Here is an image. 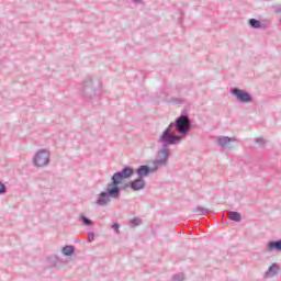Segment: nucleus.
Masks as SVG:
<instances>
[{
    "mask_svg": "<svg viewBox=\"0 0 281 281\" xmlns=\"http://www.w3.org/2000/svg\"><path fill=\"white\" fill-rule=\"evenodd\" d=\"M157 167L155 165L153 167L148 165H140L136 170L131 166H125L122 171H116L111 177V182L106 184L104 191H102L95 201L99 207H106L111 201H117L120 196H122V182L124 179H131L133 175H137L138 179H146L148 175H153V172H157Z\"/></svg>",
    "mask_w": 281,
    "mask_h": 281,
    "instance_id": "nucleus-1",
    "label": "nucleus"
},
{
    "mask_svg": "<svg viewBox=\"0 0 281 281\" xmlns=\"http://www.w3.org/2000/svg\"><path fill=\"white\" fill-rule=\"evenodd\" d=\"M191 131L192 123L190 122V116H188V114H181L173 123L168 125V127L162 132V135L168 133L170 137H176V144L179 145Z\"/></svg>",
    "mask_w": 281,
    "mask_h": 281,
    "instance_id": "nucleus-2",
    "label": "nucleus"
},
{
    "mask_svg": "<svg viewBox=\"0 0 281 281\" xmlns=\"http://www.w3.org/2000/svg\"><path fill=\"white\" fill-rule=\"evenodd\" d=\"M158 143L161 144V148L154 160V167L157 168V170L168 166V159H170V149H168V146H179V144H177V138L170 136L168 132L159 136Z\"/></svg>",
    "mask_w": 281,
    "mask_h": 281,
    "instance_id": "nucleus-3",
    "label": "nucleus"
},
{
    "mask_svg": "<svg viewBox=\"0 0 281 281\" xmlns=\"http://www.w3.org/2000/svg\"><path fill=\"white\" fill-rule=\"evenodd\" d=\"M231 93L236 98L237 102H241V104H250V102H254V97H251V93L240 88H233Z\"/></svg>",
    "mask_w": 281,
    "mask_h": 281,
    "instance_id": "nucleus-4",
    "label": "nucleus"
},
{
    "mask_svg": "<svg viewBox=\"0 0 281 281\" xmlns=\"http://www.w3.org/2000/svg\"><path fill=\"white\" fill-rule=\"evenodd\" d=\"M33 164L37 168H43L44 166H49V150L40 149L33 158Z\"/></svg>",
    "mask_w": 281,
    "mask_h": 281,
    "instance_id": "nucleus-5",
    "label": "nucleus"
},
{
    "mask_svg": "<svg viewBox=\"0 0 281 281\" xmlns=\"http://www.w3.org/2000/svg\"><path fill=\"white\" fill-rule=\"evenodd\" d=\"M124 188H130V190H133V192H139V190H144V188H146V180L136 178L125 183Z\"/></svg>",
    "mask_w": 281,
    "mask_h": 281,
    "instance_id": "nucleus-6",
    "label": "nucleus"
},
{
    "mask_svg": "<svg viewBox=\"0 0 281 281\" xmlns=\"http://www.w3.org/2000/svg\"><path fill=\"white\" fill-rule=\"evenodd\" d=\"M93 79L88 78L83 81V90H82V95L83 98H86V100H89V98H91V95H89V93H91L93 91Z\"/></svg>",
    "mask_w": 281,
    "mask_h": 281,
    "instance_id": "nucleus-7",
    "label": "nucleus"
},
{
    "mask_svg": "<svg viewBox=\"0 0 281 281\" xmlns=\"http://www.w3.org/2000/svg\"><path fill=\"white\" fill-rule=\"evenodd\" d=\"M266 251L271 254L273 251H281V238L279 240H270L266 245Z\"/></svg>",
    "mask_w": 281,
    "mask_h": 281,
    "instance_id": "nucleus-8",
    "label": "nucleus"
},
{
    "mask_svg": "<svg viewBox=\"0 0 281 281\" xmlns=\"http://www.w3.org/2000/svg\"><path fill=\"white\" fill-rule=\"evenodd\" d=\"M280 271V266L278 263H272L265 273V278H276Z\"/></svg>",
    "mask_w": 281,
    "mask_h": 281,
    "instance_id": "nucleus-9",
    "label": "nucleus"
},
{
    "mask_svg": "<svg viewBox=\"0 0 281 281\" xmlns=\"http://www.w3.org/2000/svg\"><path fill=\"white\" fill-rule=\"evenodd\" d=\"M176 91L179 95V98H186L190 95V87L183 86V85H178L176 86Z\"/></svg>",
    "mask_w": 281,
    "mask_h": 281,
    "instance_id": "nucleus-10",
    "label": "nucleus"
},
{
    "mask_svg": "<svg viewBox=\"0 0 281 281\" xmlns=\"http://www.w3.org/2000/svg\"><path fill=\"white\" fill-rule=\"evenodd\" d=\"M231 142H236L235 138H229V136H221L217 139V144L218 146H221L222 148H225V146H227V144H229Z\"/></svg>",
    "mask_w": 281,
    "mask_h": 281,
    "instance_id": "nucleus-11",
    "label": "nucleus"
},
{
    "mask_svg": "<svg viewBox=\"0 0 281 281\" xmlns=\"http://www.w3.org/2000/svg\"><path fill=\"white\" fill-rule=\"evenodd\" d=\"M61 254L64 256H74L76 254V246L74 245H66L63 247Z\"/></svg>",
    "mask_w": 281,
    "mask_h": 281,
    "instance_id": "nucleus-12",
    "label": "nucleus"
},
{
    "mask_svg": "<svg viewBox=\"0 0 281 281\" xmlns=\"http://www.w3.org/2000/svg\"><path fill=\"white\" fill-rule=\"evenodd\" d=\"M228 218L229 221H234L235 223H240V221H243V215H240V213L236 211H229Z\"/></svg>",
    "mask_w": 281,
    "mask_h": 281,
    "instance_id": "nucleus-13",
    "label": "nucleus"
},
{
    "mask_svg": "<svg viewBox=\"0 0 281 281\" xmlns=\"http://www.w3.org/2000/svg\"><path fill=\"white\" fill-rule=\"evenodd\" d=\"M248 24L254 30H260L262 27V22H260V20H256V19H249Z\"/></svg>",
    "mask_w": 281,
    "mask_h": 281,
    "instance_id": "nucleus-14",
    "label": "nucleus"
},
{
    "mask_svg": "<svg viewBox=\"0 0 281 281\" xmlns=\"http://www.w3.org/2000/svg\"><path fill=\"white\" fill-rule=\"evenodd\" d=\"M196 212H198V214H200V216H207V214H214V212H212L209 209H205L203 206H198Z\"/></svg>",
    "mask_w": 281,
    "mask_h": 281,
    "instance_id": "nucleus-15",
    "label": "nucleus"
},
{
    "mask_svg": "<svg viewBox=\"0 0 281 281\" xmlns=\"http://www.w3.org/2000/svg\"><path fill=\"white\" fill-rule=\"evenodd\" d=\"M169 104H183L186 102V99L183 97L180 98H171L167 101Z\"/></svg>",
    "mask_w": 281,
    "mask_h": 281,
    "instance_id": "nucleus-16",
    "label": "nucleus"
},
{
    "mask_svg": "<svg viewBox=\"0 0 281 281\" xmlns=\"http://www.w3.org/2000/svg\"><path fill=\"white\" fill-rule=\"evenodd\" d=\"M48 262L50 267H56L60 262V259L57 256L48 257Z\"/></svg>",
    "mask_w": 281,
    "mask_h": 281,
    "instance_id": "nucleus-17",
    "label": "nucleus"
},
{
    "mask_svg": "<svg viewBox=\"0 0 281 281\" xmlns=\"http://www.w3.org/2000/svg\"><path fill=\"white\" fill-rule=\"evenodd\" d=\"M81 223L86 225V227H91V225H93V221L85 215L81 216Z\"/></svg>",
    "mask_w": 281,
    "mask_h": 281,
    "instance_id": "nucleus-18",
    "label": "nucleus"
},
{
    "mask_svg": "<svg viewBox=\"0 0 281 281\" xmlns=\"http://www.w3.org/2000/svg\"><path fill=\"white\" fill-rule=\"evenodd\" d=\"M138 225H142V221L138 217H134L130 221V227H138Z\"/></svg>",
    "mask_w": 281,
    "mask_h": 281,
    "instance_id": "nucleus-19",
    "label": "nucleus"
},
{
    "mask_svg": "<svg viewBox=\"0 0 281 281\" xmlns=\"http://www.w3.org/2000/svg\"><path fill=\"white\" fill-rule=\"evenodd\" d=\"M186 280V276H183V273H177L172 276V281H184Z\"/></svg>",
    "mask_w": 281,
    "mask_h": 281,
    "instance_id": "nucleus-20",
    "label": "nucleus"
},
{
    "mask_svg": "<svg viewBox=\"0 0 281 281\" xmlns=\"http://www.w3.org/2000/svg\"><path fill=\"white\" fill-rule=\"evenodd\" d=\"M94 239H95V234L93 232H89L88 233V241L93 243Z\"/></svg>",
    "mask_w": 281,
    "mask_h": 281,
    "instance_id": "nucleus-21",
    "label": "nucleus"
},
{
    "mask_svg": "<svg viewBox=\"0 0 281 281\" xmlns=\"http://www.w3.org/2000/svg\"><path fill=\"white\" fill-rule=\"evenodd\" d=\"M5 192H8L5 184H3V182H0V194H5Z\"/></svg>",
    "mask_w": 281,
    "mask_h": 281,
    "instance_id": "nucleus-22",
    "label": "nucleus"
},
{
    "mask_svg": "<svg viewBox=\"0 0 281 281\" xmlns=\"http://www.w3.org/2000/svg\"><path fill=\"white\" fill-rule=\"evenodd\" d=\"M112 229H114L115 234H120V223L112 224Z\"/></svg>",
    "mask_w": 281,
    "mask_h": 281,
    "instance_id": "nucleus-23",
    "label": "nucleus"
},
{
    "mask_svg": "<svg viewBox=\"0 0 281 281\" xmlns=\"http://www.w3.org/2000/svg\"><path fill=\"white\" fill-rule=\"evenodd\" d=\"M274 13L280 14L281 13V5L273 7Z\"/></svg>",
    "mask_w": 281,
    "mask_h": 281,
    "instance_id": "nucleus-24",
    "label": "nucleus"
},
{
    "mask_svg": "<svg viewBox=\"0 0 281 281\" xmlns=\"http://www.w3.org/2000/svg\"><path fill=\"white\" fill-rule=\"evenodd\" d=\"M256 144H259V146H262V144H265V138H256Z\"/></svg>",
    "mask_w": 281,
    "mask_h": 281,
    "instance_id": "nucleus-25",
    "label": "nucleus"
},
{
    "mask_svg": "<svg viewBox=\"0 0 281 281\" xmlns=\"http://www.w3.org/2000/svg\"><path fill=\"white\" fill-rule=\"evenodd\" d=\"M134 1V3H139V1H142V0H133Z\"/></svg>",
    "mask_w": 281,
    "mask_h": 281,
    "instance_id": "nucleus-26",
    "label": "nucleus"
}]
</instances>
